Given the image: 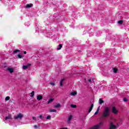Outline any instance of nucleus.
I'll return each instance as SVG.
<instances>
[{
    "label": "nucleus",
    "instance_id": "f257e3e1",
    "mask_svg": "<svg viewBox=\"0 0 129 129\" xmlns=\"http://www.w3.org/2000/svg\"><path fill=\"white\" fill-rule=\"evenodd\" d=\"M109 112H110V110L109 109V107H106L104 108V110L103 112V117H107V116H108V115L109 114Z\"/></svg>",
    "mask_w": 129,
    "mask_h": 129
},
{
    "label": "nucleus",
    "instance_id": "f03ea898",
    "mask_svg": "<svg viewBox=\"0 0 129 129\" xmlns=\"http://www.w3.org/2000/svg\"><path fill=\"white\" fill-rule=\"evenodd\" d=\"M24 117V114L22 113L18 114L17 115L14 116V119H20L21 120Z\"/></svg>",
    "mask_w": 129,
    "mask_h": 129
},
{
    "label": "nucleus",
    "instance_id": "7ed1b4c3",
    "mask_svg": "<svg viewBox=\"0 0 129 129\" xmlns=\"http://www.w3.org/2000/svg\"><path fill=\"white\" fill-rule=\"evenodd\" d=\"M102 124L103 123L101 122H100L99 124H98L93 126V127H91L90 129H100L101 127L100 125H101V124Z\"/></svg>",
    "mask_w": 129,
    "mask_h": 129
},
{
    "label": "nucleus",
    "instance_id": "20e7f679",
    "mask_svg": "<svg viewBox=\"0 0 129 129\" xmlns=\"http://www.w3.org/2000/svg\"><path fill=\"white\" fill-rule=\"evenodd\" d=\"M4 70H5L6 71L8 70V71H9V72H10V73H13V72H14V69L12 68H7V67H5Z\"/></svg>",
    "mask_w": 129,
    "mask_h": 129
},
{
    "label": "nucleus",
    "instance_id": "39448f33",
    "mask_svg": "<svg viewBox=\"0 0 129 129\" xmlns=\"http://www.w3.org/2000/svg\"><path fill=\"white\" fill-rule=\"evenodd\" d=\"M112 112L114 114H117V113H118V110H117L115 107L113 106L112 107Z\"/></svg>",
    "mask_w": 129,
    "mask_h": 129
},
{
    "label": "nucleus",
    "instance_id": "423d86ee",
    "mask_svg": "<svg viewBox=\"0 0 129 129\" xmlns=\"http://www.w3.org/2000/svg\"><path fill=\"white\" fill-rule=\"evenodd\" d=\"M114 128H116V126H115V125H114L112 123V122H111L110 126V129H114Z\"/></svg>",
    "mask_w": 129,
    "mask_h": 129
},
{
    "label": "nucleus",
    "instance_id": "0eeeda50",
    "mask_svg": "<svg viewBox=\"0 0 129 129\" xmlns=\"http://www.w3.org/2000/svg\"><path fill=\"white\" fill-rule=\"evenodd\" d=\"M37 100H42L43 99V96L41 95H39L37 96Z\"/></svg>",
    "mask_w": 129,
    "mask_h": 129
},
{
    "label": "nucleus",
    "instance_id": "6e6552de",
    "mask_svg": "<svg viewBox=\"0 0 129 129\" xmlns=\"http://www.w3.org/2000/svg\"><path fill=\"white\" fill-rule=\"evenodd\" d=\"M8 119H12V115L11 114H9L5 117V120H8Z\"/></svg>",
    "mask_w": 129,
    "mask_h": 129
},
{
    "label": "nucleus",
    "instance_id": "1a4fd4ad",
    "mask_svg": "<svg viewBox=\"0 0 129 129\" xmlns=\"http://www.w3.org/2000/svg\"><path fill=\"white\" fill-rule=\"evenodd\" d=\"M71 119H72V115H71L69 117V118L67 121V122L68 123H70V121L71 120Z\"/></svg>",
    "mask_w": 129,
    "mask_h": 129
},
{
    "label": "nucleus",
    "instance_id": "9d476101",
    "mask_svg": "<svg viewBox=\"0 0 129 129\" xmlns=\"http://www.w3.org/2000/svg\"><path fill=\"white\" fill-rule=\"evenodd\" d=\"M32 7H33V4H30L26 5L25 8L26 9H28V8H32Z\"/></svg>",
    "mask_w": 129,
    "mask_h": 129
},
{
    "label": "nucleus",
    "instance_id": "9b49d317",
    "mask_svg": "<svg viewBox=\"0 0 129 129\" xmlns=\"http://www.w3.org/2000/svg\"><path fill=\"white\" fill-rule=\"evenodd\" d=\"M93 106H94L93 104H92L88 111L89 113H90V112H91V110H92V108H93Z\"/></svg>",
    "mask_w": 129,
    "mask_h": 129
},
{
    "label": "nucleus",
    "instance_id": "f8f14e48",
    "mask_svg": "<svg viewBox=\"0 0 129 129\" xmlns=\"http://www.w3.org/2000/svg\"><path fill=\"white\" fill-rule=\"evenodd\" d=\"M77 94V92L76 91L73 92L71 93V95L72 96H75V95H76Z\"/></svg>",
    "mask_w": 129,
    "mask_h": 129
},
{
    "label": "nucleus",
    "instance_id": "ddd939ff",
    "mask_svg": "<svg viewBox=\"0 0 129 129\" xmlns=\"http://www.w3.org/2000/svg\"><path fill=\"white\" fill-rule=\"evenodd\" d=\"M99 109H100V107H98L96 111L94 113V115H96V114H97V113H98V112H99Z\"/></svg>",
    "mask_w": 129,
    "mask_h": 129
},
{
    "label": "nucleus",
    "instance_id": "4468645a",
    "mask_svg": "<svg viewBox=\"0 0 129 129\" xmlns=\"http://www.w3.org/2000/svg\"><path fill=\"white\" fill-rule=\"evenodd\" d=\"M54 101V99H49L47 102V104H49V103H51Z\"/></svg>",
    "mask_w": 129,
    "mask_h": 129
},
{
    "label": "nucleus",
    "instance_id": "2eb2a0df",
    "mask_svg": "<svg viewBox=\"0 0 129 129\" xmlns=\"http://www.w3.org/2000/svg\"><path fill=\"white\" fill-rule=\"evenodd\" d=\"M61 106V104L60 103L57 104L56 105L54 106L55 108H59Z\"/></svg>",
    "mask_w": 129,
    "mask_h": 129
},
{
    "label": "nucleus",
    "instance_id": "dca6fc26",
    "mask_svg": "<svg viewBox=\"0 0 129 129\" xmlns=\"http://www.w3.org/2000/svg\"><path fill=\"white\" fill-rule=\"evenodd\" d=\"M99 104H102V103H104V101L102 100L101 99H99Z\"/></svg>",
    "mask_w": 129,
    "mask_h": 129
},
{
    "label": "nucleus",
    "instance_id": "f3484780",
    "mask_svg": "<svg viewBox=\"0 0 129 129\" xmlns=\"http://www.w3.org/2000/svg\"><path fill=\"white\" fill-rule=\"evenodd\" d=\"M20 52V50H19V49H16V50H15L14 51V52H13V55H15V53H17V52Z\"/></svg>",
    "mask_w": 129,
    "mask_h": 129
},
{
    "label": "nucleus",
    "instance_id": "a211bd4d",
    "mask_svg": "<svg viewBox=\"0 0 129 129\" xmlns=\"http://www.w3.org/2000/svg\"><path fill=\"white\" fill-rule=\"evenodd\" d=\"M50 112H57V110L55 109H50L49 110Z\"/></svg>",
    "mask_w": 129,
    "mask_h": 129
},
{
    "label": "nucleus",
    "instance_id": "6ab92c4d",
    "mask_svg": "<svg viewBox=\"0 0 129 129\" xmlns=\"http://www.w3.org/2000/svg\"><path fill=\"white\" fill-rule=\"evenodd\" d=\"M31 97H33L34 95H35V91H33L31 93Z\"/></svg>",
    "mask_w": 129,
    "mask_h": 129
},
{
    "label": "nucleus",
    "instance_id": "aec40b11",
    "mask_svg": "<svg viewBox=\"0 0 129 129\" xmlns=\"http://www.w3.org/2000/svg\"><path fill=\"white\" fill-rule=\"evenodd\" d=\"M63 81H64L63 79H62L60 82V86H62L63 85Z\"/></svg>",
    "mask_w": 129,
    "mask_h": 129
},
{
    "label": "nucleus",
    "instance_id": "412c9836",
    "mask_svg": "<svg viewBox=\"0 0 129 129\" xmlns=\"http://www.w3.org/2000/svg\"><path fill=\"white\" fill-rule=\"evenodd\" d=\"M61 48H62V44H59V47L57 48V50H61Z\"/></svg>",
    "mask_w": 129,
    "mask_h": 129
},
{
    "label": "nucleus",
    "instance_id": "4be33fe9",
    "mask_svg": "<svg viewBox=\"0 0 129 129\" xmlns=\"http://www.w3.org/2000/svg\"><path fill=\"white\" fill-rule=\"evenodd\" d=\"M23 69H24V70H26V69H28V66H23Z\"/></svg>",
    "mask_w": 129,
    "mask_h": 129
},
{
    "label": "nucleus",
    "instance_id": "5701e85b",
    "mask_svg": "<svg viewBox=\"0 0 129 129\" xmlns=\"http://www.w3.org/2000/svg\"><path fill=\"white\" fill-rule=\"evenodd\" d=\"M71 107H72V108H76V105L71 104Z\"/></svg>",
    "mask_w": 129,
    "mask_h": 129
},
{
    "label": "nucleus",
    "instance_id": "b1692460",
    "mask_svg": "<svg viewBox=\"0 0 129 129\" xmlns=\"http://www.w3.org/2000/svg\"><path fill=\"white\" fill-rule=\"evenodd\" d=\"M122 23H123V21L122 20H120L118 21V24H119V25H122Z\"/></svg>",
    "mask_w": 129,
    "mask_h": 129
},
{
    "label": "nucleus",
    "instance_id": "393cba45",
    "mask_svg": "<svg viewBox=\"0 0 129 129\" xmlns=\"http://www.w3.org/2000/svg\"><path fill=\"white\" fill-rule=\"evenodd\" d=\"M34 128H38V127H40V124H38V125H35L34 126Z\"/></svg>",
    "mask_w": 129,
    "mask_h": 129
},
{
    "label": "nucleus",
    "instance_id": "a878e982",
    "mask_svg": "<svg viewBox=\"0 0 129 129\" xmlns=\"http://www.w3.org/2000/svg\"><path fill=\"white\" fill-rule=\"evenodd\" d=\"M113 70L114 73H117V69H115V68H113Z\"/></svg>",
    "mask_w": 129,
    "mask_h": 129
},
{
    "label": "nucleus",
    "instance_id": "bb28decb",
    "mask_svg": "<svg viewBox=\"0 0 129 129\" xmlns=\"http://www.w3.org/2000/svg\"><path fill=\"white\" fill-rule=\"evenodd\" d=\"M39 117L40 118V119H44V118H45L44 116H43V115H39Z\"/></svg>",
    "mask_w": 129,
    "mask_h": 129
},
{
    "label": "nucleus",
    "instance_id": "cd10ccee",
    "mask_svg": "<svg viewBox=\"0 0 129 129\" xmlns=\"http://www.w3.org/2000/svg\"><path fill=\"white\" fill-rule=\"evenodd\" d=\"M18 58H19V59H22V58L23 57V55H21V54H18Z\"/></svg>",
    "mask_w": 129,
    "mask_h": 129
},
{
    "label": "nucleus",
    "instance_id": "c85d7f7f",
    "mask_svg": "<svg viewBox=\"0 0 129 129\" xmlns=\"http://www.w3.org/2000/svg\"><path fill=\"white\" fill-rule=\"evenodd\" d=\"M49 84L51 85H52V86H55V83L54 82H50Z\"/></svg>",
    "mask_w": 129,
    "mask_h": 129
},
{
    "label": "nucleus",
    "instance_id": "c756f323",
    "mask_svg": "<svg viewBox=\"0 0 129 129\" xmlns=\"http://www.w3.org/2000/svg\"><path fill=\"white\" fill-rule=\"evenodd\" d=\"M5 100L6 101L10 100V96L6 97L5 98Z\"/></svg>",
    "mask_w": 129,
    "mask_h": 129
},
{
    "label": "nucleus",
    "instance_id": "7c9ffc66",
    "mask_svg": "<svg viewBox=\"0 0 129 129\" xmlns=\"http://www.w3.org/2000/svg\"><path fill=\"white\" fill-rule=\"evenodd\" d=\"M46 119H51V116L48 115L46 117Z\"/></svg>",
    "mask_w": 129,
    "mask_h": 129
},
{
    "label": "nucleus",
    "instance_id": "2f4dec72",
    "mask_svg": "<svg viewBox=\"0 0 129 129\" xmlns=\"http://www.w3.org/2000/svg\"><path fill=\"white\" fill-rule=\"evenodd\" d=\"M32 119L33 120H37V117H35V116H33L32 117Z\"/></svg>",
    "mask_w": 129,
    "mask_h": 129
},
{
    "label": "nucleus",
    "instance_id": "473e14b6",
    "mask_svg": "<svg viewBox=\"0 0 129 129\" xmlns=\"http://www.w3.org/2000/svg\"><path fill=\"white\" fill-rule=\"evenodd\" d=\"M88 82H91V79L88 78Z\"/></svg>",
    "mask_w": 129,
    "mask_h": 129
},
{
    "label": "nucleus",
    "instance_id": "72a5a7b5",
    "mask_svg": "<svg viewBox=\"0 0 129 129\" xmlns=\"http://www.w3.org/2000/svg\"><path fill=\"white\" fill-rule=\"evenodd\" d=\"M123 101H125V102H126V101H127V99H126V98H124Z\"/></svg>",
    "mask_w": 129,
    "mask_h": 129
},
{
    "label": "nucleus",
    "instance_id": "f704fd0d",
    "mask_svg": "<svg viewBox=\"0 0 129 129\" xmlns=\"http://www.w3.org/2000/svg\"><path fill=\"white\" fill-rule=\"evenodd\" d=\"M31 63H28L27 65H26L27 66H28V67H29V66H31Z\"/></svg>",
    "mask_w": 129,
    "mask_h": 129
},
{
    "label": "nucleus",
    "instance_id": "c9c22d12",
    "mask_svg": "<svg viewBox=\"0 0 129 129\" xmlns=\"http://www.w3.org/2000/svg\"><path fill=\"white\" fill-rule=\"evenodd\" d=\"M60 129H68L67 127L60 128Z\"/></svg>",
    "mask_w": 129,
    "mask_h": 129
},
{
    "label": "nucleus",
    "instance_id": "e433bc0d",
    "mask_svg": "<svg viewBox=\"0 0 129 129\" xmlns=\"http://www.w3.org/2000/svg\"><path fill=\"white\" fill-rule=\"evenodd\" d=\"M24 54H27V51H24Z\"/></svg>",
    "mask_w": 129,
    "mask_h": 129
},
{
    "label": "nucleus",
    "instance_id": "4c0bfd02",
    "mask_svg": "<svg viewBox=\"0 0 129 129\" xmlns=\"http://www.w3.org/2000/svg\"><path fill=\"white\" fill-rule=\"evenodd\" d=\"M93 81V82H94V81Z\"/></svg>",
    "mask_w": 129,
    "mask_h": 129
}]
</instances>
